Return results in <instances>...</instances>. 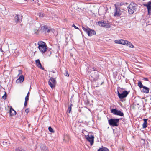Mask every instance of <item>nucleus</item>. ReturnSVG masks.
I'll return each mask as SVG.
<instances>
[{
  "instance_id": "obj_1",
  "label": "nucleus",
  "mask_w": 151,
  "mask_h": 151,
  "mask_svg": "<svg viewBox=\"0 0 151 151\" xmlns=\"http://www.w3.org/2000/svg\"><path fill=\"white\" fill-rule=\"evenodd\" d=\"M138 6L137 4L132 2L128 7V11L130 14H133L137 10Z\"/></svg>"
},
{
  "instance_id": "obj_2",
  "label": "nucleus",
  "mask_w": 151,
  "mask_h": 151,
  "mask_svg": "<svg viewBox=\"0 0 151 151\" xmlns=\"http://www.w3.org/2000/svg\"><path fill=\"white\" fill-rule=\"evenodd\" d=\"M38 48L40 51L42 53H44L46 52L47 49V47L46 43L43 41H39L38 43Z\"/></svg>"
},
{
  "instance_id": "obj_3",
  "label": "nucleus",
  "mask_w": 151,
  "mask_h": 151,
  "mask_svg": "<svg viewBox=\"0 0 151 151\" xmlns=\"http://www.w3.org/2000/svg\"><path fill=\"white\" fill-rule=\"evenodd\" d=\"M119 119L111 118L108 120V123L110 126L117 127L119 125Z\"/></svg>"
},
{
  "instance_id": "obj_4",
  "label": "nucleus",
  "mask_w": 151,
  "mask_h": 151,
  "mask_svg": "<svg viewBox=\"0 0 151 151\" xmlns=\"http://www.w3.org/2000/svg\"><path fill=\"white\" fill-rule=\"evenodd\" d=\"M82 29L88 34V36H91L96 34V32L95 30L91 29L87 27L85 28L82 27Z\"/></svg>"
},
{
  "instance_id": "obj_5",
  "label": "nucleus",
  "mask_w": 151,
  "mask_h": 151,
  "mask_svg": "<svg viewBox=\"0 0 151 151\" xmlns=\"http://www.w3.org/2000/svg\"><path fill=\"white\" fill-rule=\"evenodd\" d=\"M115 9L114 16H119L122 14L123 10L121 9L119 7H118L116 4H114Z\"/></svg>"
},
{
  "instance_id": "obj_6",
  "label": "nucleus",
  "mask_w": 151,
  "mask_h": 151,
  "mask_svg": "<svg viewBox=\"0 0 151 151\" xmlns=\"http://www.w3.org/2000/svg\"><path fill=\"white\" fill-rule=\"evenodd\" d=\"M129 91H123L122 93H120L119 91H117L118 96L120 99H122L126 97L129 93Z\"/></svg>"
},
{
  "instance_id": "obj_7",
  "label": "nucleus",
  "mask_w": 151,
  "mask_h": 151,
  "mask_svg": "<svg viewBox=\"0 0 151 151\" xmlns=\"http://www.w3.org/2000/svg\"><path fill=\"white\" fill-rule=\"evenodd\" d=\"M48 84L52 89L54 88L56 84L55 80L53 78L51 77L48 81Z\"/></svg>"
},
{
  "instance_id": "obj_8",
  "label": "nucleus",
  "mask_w": 151,
  "mask_h": 151,
  "mask_svg": "<svg viewBox=\"0 0 151 151\" xmlns=\"http://www.w3.org/2000/svg\"><path fill=\"white\" fill-rule=\"evenodd\" d=\"M111 112L115 115L123 116L124 114L123 113L120 111L117 110L115 109H112L111 110Z\"/></svg>"
},
{
  "instance_id": "obj_9",
  "label": "nucleus",
  "mask_w": 151,
  "mask_h": 151,
  "mask_svg": "<svg viewBox=\"0 0 151 151\" xmlns=\"http://www.w3.org/2000/svg\"><path fill=\"white\" fill-rule=\"evenodd\" d=\"M85 138L87 140L90 142L91 145H92L94 143V136L92 135H88L85 136Z\"/></svg>"
},
{
  "instance_id": "obj_10",
  "label": "nucleus",
  "mask_w": 151,
  "mask_h": 151,
  "mask_svg": "<svg viewBox=\"0 0 151 151\" xmlns=\"http://www.w3.org/2000/svg\"><path fill=\"white\" fill-rule=\"evenodd\" d=\"M143 5L147 8L148 14L150 15L151 14V1L148 2L147 4H144Z\"/></svg>"
},
{
  "instance_id": "obj_11",
  "label": "nucleus",
  "mask_w": 151,
  "mask_h": 151,
  "mask_svg": "<svg viewBox=\"0 0 151 151\" xmlns=\"http://www.w3.org/2000/svg\"><path fill=\"white\" fill-rule=\"evenodd\" d=\"M91 76L93 78L94 81H96L99 78L98 72H92L91 74Z\"/></svg>"
},
{
  "instance_id": "obj_12",
  "label": "nucleus",
  "mask_w": 151,
  "mask_h": 151,
  "mask_svg": "<svg viewBox=\"0 0 151 151\" xmlns=\"http://www.w3.org/2000/svg\"><path fill=\"white\" fill-rule=\"evenodd\" d=\"M24 77L22 75H21L19 78L16 81V82L17 83H22L24 80Z\"/></svg>"
},
{
  "instance_id": "obj_13",
  "label": "nucleus",
  "mask_w": 151,
  "mask_h": 151,
  "mask_svg": "<svg viewBox=\"0 0 151 151\" xmlns=\"http://www.w3.org/2000/svg\"><path fill=\"white\" fill-rule=\"evenodd\" d=\"M98 24L99 26L103 27H107V24L106 23L105 21H99L98 22Z\"/></svg>"
},
{
  "instance_id": "obj_14",
  "label": "nucleus",
  "mask_w": 151,
  "mask_h": 151,
  "mask_svg": "<svg viewBox=\"0 0 151 151\" xmlns=\"http://www.w3.org/2000/svg\"><path fill=\"white\" fill-rule=\"evenodd\" d=\"M41 150V151H49L47 147L44 144H41L40 145Z\"/></svg>"
},
{
  "instance_id": "obj_15",
  "label": "nucleus",
  "mask_w": 151,
  "mask_h": 151,
  "mask_svg": "<svg viewBox=\"0 0 151 151\" xmlns=\"http://www.w3.org/2000/svg\"><path fill=\"white\" fill-rule=\"evenodd\" d=\"M9 114L10 116L15 115L16 114V112L12 108L11 106L9 110Z\"/></svg>"
},
{
  "instance_id": "obj_16",
  "label": "nucleus",
  "mask_w": 151,
  "mask_h": 151,
  "mask_svg": "<svg viewBox=\"0 0 151 151\" xmlns=\"http://www.w3.org/2000/svg\"><path fill=\"white\" fill-rule=\"evenodd\" d=\"M22 16L19 15H16L14 17L15 21L16 22H17L20 19H22Z\"/></svg>"
},
{
  "instance_id": "obj_17",
  "label": "nucleus",
  "mask_w": 151,
  "mask_h": 151,
  "mask_svg": "<svg viewBox=\"0 0 151 151\" xmlns=\"http://www.w3.org/2000/svg\"><path fill=\"white\" fill-rule=\"evenodd\" d=\"M35 61L37 66L39 68L42 70L44 69V68L42 67L41 64L40 63L39 59Z\"/></svg>"
},
{
  "instance_id": "obj_18",
  "label": "nucleus",
  "mask_w": 151,
  "mask_h": 151,
  "mask_svg": "<svg viewBox=\"0 0 151 151\" xmlns=\"http://www.w3.org/2000/svg\"><path fill=\"white\" fill-rule=\"evenodd\" d=\"M149 89L148 88L144 86L143 87V89H142V91L144 93H148L149 92Z\"/></svg>"
},
{
  "instance_id": "obj_19",
  "label": "nucleus",
  "mask_w": 151,
  "mask_h": 151,
  "mask_svg": "<svg viewBox=\"0 0 151 151\" xmlns=\"http://www.w3.org/2000/svg\"><path fill=\"white\" fill-rule=\"evenodd\" d=\"M72 104L70 103L68 105V109L67 112L70 113L72 109V106H73Z\"/></svg>"
},
{
  "instance_id": "obj_20",
  "label": "nucleus",
  "mask_w": 151,
  "mask_h": 151,
  "mask_svg": "<svg viewBox=\"0 0 151 151\" xmlns=\"http://www.w3.org/2000/svg\"><path fill=\"white\" fill-rule=\"evenodd\" d=\"M148 120V119H144L143 120L144 121L143 124L142 125L143 128H145L147 126V121Z\"/></svg>"
},
{
  "instance_id": "obj_21",
  "label": "nucleus",
  "mask_w": 151,
  "mask_h": 151,
  "mask_svg": "<svg viewBox=\"0 0 151 151\" xmlns=\"http://www.w3.org/2000/svg\"><path fill=\"white\" fill-rule=\"evenodd\" d=\"M42 28L43 32L46 33V32L49 33L50 32V30L48 29L45 26L43 27Z\"/></svg>"
},
{
  "instance_id": "obj_22",
  "label": "nucleus",
  "mask_w": 151,
  "mask_h": 151,
  "mask_svg": "<svg viewBox=\"0 0 151 151\" xmlns=\"http://www.w3.org/2000/svg\"><path fill=\"white\" fill-rule=\"evenodd\" d=\"M124 40H119L115 41V43L118 44H120L123 45L124 44Z\"/></svg>"
},
{
  "instance_id": "obj_23",
  "label": "nucleus",
  "mask_w": 151,
  "mask_h": 151,
  "mask_svg": "<svg viewBox=\"0 0 151 151\" xmlns=\"http://www.w3.org/2000/svg\"><path fill=\"white\" fill-rule=\"evenodd\" d=\"M98 151H109L108 149L106 147L100 148L99 149Z\"/></svg>"
},
{
  "instance_id": "obj_24",
  "label": "nucleus",
  "mask_w": 151,
  "mask_h": 151,
  "mask_svg": "<svg viewBox=\"0 0 151 151\" xmlns=\"http://www.w3.org/2000/svg\"><path fill=\"white\" fill-rule=\"evenodd\" d=\"M15 151H26L25 150H24L21 148L18 147L16 148L15 150Z\"/></svg>"
},
{
  "instance_id": "obj_25",
  "label": "nucleus",
  "mask_w": 151,
  "mask_h": 151,
  "mask_svg": "<svg viewBox=\"0 0 151 151\" xmlns=\"http://www.w3.org/2000/svg\"><path fill=\"white\" fill-rule=\"evenodd\" d=\"M138 86L141 88H143V87L144 86H143L142 83L141 81H139L138 83Z\"/></svg>"
},
{
  "instance_id": "obj_26",
  "label": "nucleus",
  "mask_w": 151,
  "mask_h": 151,
  "mask_svg": "<svg viewBox=\"0 0 151 151\" xmlns=\"http://www.w3.org/2000/svg\"><path fill=\"white\" fill-rule=\"evenodd\" d=\"M48 129L49 131L50 132L53 133L54 132V131L53 129L50 126L48 128Z\"/></svg>"
},
{
  "instance_id": "obj_27",
  "label": "nucleus",
  "mask_w": 151,
  "mask_h": 151,
  "mask_svg": "<svg viewBox=\"0 0 151 151\" xmlns=\"http://www.w3.org/2000/svg\"><path fill=\"white\" fill-rule=\"evenodd\" d=\"M29 92H28L27 95V96H26V97L25 98V100L26 99V100H28L29 99Z\"/></svg>"
},
{
  "instance_id": "obj_28",
  "label": "nucleus",
  "mask_w": 151,
  "mask_h": 151,
  "mask_svg": "<svg viewBox=\"0 0 151 151\" xmlns=\"http://www.w3.org/2000/svg\"><path fill=\"white\" fill-rule=\"evenodd\" d=\"M128 45L130 47L133 48L134 47L132 44L129 42V43H128Z\"/></svg>"
},
{
  "instance_id": "obj_29",
  "label": "nucleus",
  "mask_w": 151,
  "mask_h": 151,
  "mask_svg": "<svg viewBox=\"0 0 151 151\" xmlns=\"http://www.w3.org/2000/svg\"><path fill=\"white\" fill-rule=\"evenodd\" d=\"M7 95L6 93L5 92L4 94L2 96V98L4 99H6V98Z\"/></svg>"
},
{
  "instance_id": "obj_30",
  "label": "nucleus",
  "mask_w": 151,
  "mask_h": 151,
  "mask_svg": "<svg viewBox=\"0 0 151 151\" xmlns=\"http://www.w3.org/2000/svg\"><path fill=\"white\" fill-rule=\"evenodd\" d=\"M39 16L40 17H43L44 16L43 14L41 12L39 13Z\"/></svg>"
},
{
  "instance_id": "obj_31",
  "label": "nucleus",
  "mask_w": 151,
  "mask_h": 151,
  "mask_svg": "<svg viewBox=\"0 0 151 151\" xmlns=\"http://www.w3.org/2000/svg\"><path fill=\"white\" fill-rule=\"evenodd\" d=\"M6 141V140H4L3 141V145H7V143Z\"/></svg>"
},
{
  "instance_id": "obj_32",
  "label": "nucleus",
  "mask_w": 151,
  "mask_h": 151,
  "mask_svg": "<svg viewBox=\"0 0 151 151\" xmlns=\"http://www.w3.org/2000/svg\"><path fill=\"white\" fill-rule=\"evenodd\" d=\"M128 43H129V41H128L127 40H124V44L123 45H128Z\"/></svg>"
},
{
  "instance_id": "obj_33",
  "label": "nucleus",
  "mask_w": 151,
  "mask_h": 151,
  "mask_svg": "<svg viewBox=\"0 0 151 151\" xmlns=\"http://www.w3.org/2000/svg\"><path fill=\"white\" fill-rule=\"evenodd\" d=\"M64 75L66 76H69L67 70H66L65 73Z\"/></svg>"
},
{
  "instance_id": "obj_34",
  "label": "nucleus",
  "mask_w": 151,
  "mask_h": 151,
  "mask_svg": "<svg viewBox=\"0 0 151 151\" xmlns=\"http://www.w3.org/2000/svg\"><path fill=\"white\" fill-rule=\"evenodd\" d=\"M28 100H25L24 104V106H26L27 105V101Z\"/></svg>"
},
{
  "instance_id": "obj_35",
  "label": "nucleus",
  "mask_w": 151,
  "mask_h": 151,
  "mask_svg": "<svg viewBox=\"0 0 151 151\" xmlns=\"http://www.w3.org/2000/svg\"><path fill=\"white\" fill-rule=\"evenodd\" d=\"M19 73L18 75V76H19L20 75L22 74V70H18Z\"/></svg>"
},
{
  "instance_id": "obj_36",
  "label": "nucleus",
  "mask_w": 151,
  "mask_h": 151,
  "mask_svg": "<svg viewBox=\"0 0 151 151\" xmlns=\"http://www.w3.org/2000/svg\"><path fill=\"white\" fill-rule=\"evenodd\" d=\"M69 139H70L69 137H68V136H66L65 137V139H64L65 140H66L67 139H68V140H69Z\"/></svg>"
},
{
  "instance_id": "obj_37",
  "label": "nucleus",
  "mask_w": 151,
  "mask_h": 151,
  "mask_svg": "<svg viewBox=\"0 0 151 151\" xmlns=\"http://www.w3.org/2000/svg\"><path fill=\"white\" fill-rule=\"evenodd\" d=\"M72 26L73 27H74L76 29H79V28L77 27L76 26L74 25V24H73L72 25Z\"/></svg>"
},
{
  "instance_id": "obj_38",
  "label": "nucleus",
  "mask_w": 151,
  "mask_h": 151,
  "mask_svg": "<svg viewBox=\"0 0 151 151\" xmlns=\"http://www.w3.org/2000/svg\"><path fill=\"white\" fill-rule=\"evenodd\" d=\"M25 111L26 113H28L29 112V109H26V110H25Z\"/></svg>"
},
{
  "instance_id": "obj_39",
  "label": "nucleus",
  "mask_w": 151,
  "mask_h": 151,
  "mask_svg": "<svg viewBox=\"0 0 151 151\" xmlns=\"http://www.w3.org/2000/svg\"><path fill=\"white\" fill-rule=\"evenodd\" d=\"M144 80L145 81H148V79L146 78H144Z\"/></svg>"
},
{
  "instance_id": "obj_40",
  "label": "nucleus",
  "mask_w": 151,
  "mask_h": 151,
  "mask_svg": "<svg viewBox=\"0 0 151 151\" xmlns=\"http://www.w3.org/2000/svg\"><path fill=\"white\" fill-rule=\"evenodd\" d=\"M121 89H124L123 88H121Z\"/></svg>"
},
{
  "instance_id": "obj_41",
  "label": "nucleus",
  "mask_w": 151,
  "mask_h": 151,
  "mask_svg": "<svg viewBox=\"0 0 151 151\" xmlns=\"http://www.w3.org/2000/svg\"><path fill=\"white\" fill-rule=\"evenodd\" d=\"M95 70H94H94H93V71H95Z\"/></svg>"
},
{
  "instance_id": "obj_42",
  "label": "nucleus",
  "mask_w": 151,
  "mask_h": 151,
  "mask_svg": "<svg viewBox=\"0 0 151 151\" xmlns=\"http://www.w3.org/2000/svg\"><path fill=\"white\" fill-rule=\"evenodd\" d=\"M33 0V1H34V0Z\"/></svg>"
}]
</instances>
